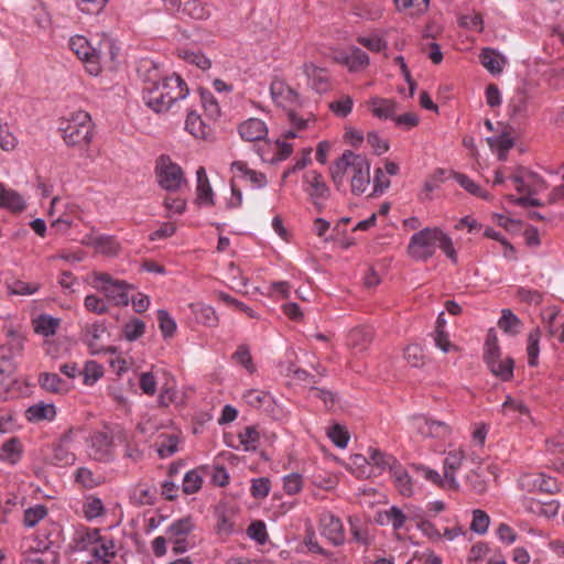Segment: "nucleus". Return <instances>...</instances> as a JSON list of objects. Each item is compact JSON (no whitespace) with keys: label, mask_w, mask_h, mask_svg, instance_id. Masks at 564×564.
Returning <instances> with one entry per match:
<instances>
[{"label":"nucleus","mask_w":564,"mask_h":564,"mask_svg":"<svg viewBox=\"0 0 564 564\" xmlns=\"http://www.w3.org/2000/svg\"><path fill=\"white\" fill-rule=\"evenodd\" d=\"M303 73L314 90L318 94L327 91L328 76L325 69L319 68L312 63H306L303 65Z\"/></svg>","instance_id":"21"},{"label":"nucleus","mask_w":564,"mask_h":564,"mask_svg":"<svg viewBox=\"0 0 564 564\" xmlns=\"http://www.w3.org/2000/svg\"><path fill=\"white\" fill-rule=\"evenodd\" d=\"M69 47L78 56L79 59L85 61L88 64L87 70L89 74H99V61L102 54L100 47H94L90 42L83 35L73 36L69 40Z\"/></svg>","instance_id":"10"},{"label":"nucleus","mask_w":564,"mask_h":564,"mask_svg":"<svg viewBox=\"0 0 564 564\" xmlns=\"http://www.w3.org/2000/svg\"><path fill=\"white\" fill-rule=\"evenodd\" d=\"M8 341L1 347V352L13 359L15 356H20L24 350L25 337L14 329H9Z\"/></svg>","instance_id":"31"},{"label":"nucleus","mask_w":564,"mask_h":564,"mask_svg":"<svg viewBox=\"0 0 564 564\" xmlns=\"http://www.w3.org/2000/svg\"><path fill=\"white\" fill-rule=\"evenodd\" d=\"M158 322L163 338H172L176 332V322L166 310L158 311Z\"/></svg>","instance_id":"45"},{"label":"nucleus","mask_w":564,"mask_h":564,"mask_svg":"<svg viewBox=\"0 0 564 564\" xmlns=\"http://www.w3.org/2000/svg\"><path fill=\"white\" fill-rule=\"evenodd\" d=\"M61 323V318L44 313L32 319V327L35 334L42 337H51L57 333Z\"/></svg>","instance_id":"22"},{"label":"nucleus","mask_w":564,"mask_h":564,"mask_svg":"<svg viewBox=\"0 0 564 564\" xmlns=\"http://www.w3.org/2000/svg\"><path fill=\"white\" fill-rule=\"evenodd\" d=\"M189 89L185 80L176 74L164 76L159 85L144 95V104L154 112H165L187 97Z\"/></svg>","instance_id":"4"},{"label":"nucleus","mask_w":564,"mask_h":564,"mask_svg":"<svg viewBox=\"0 0 564 564\" xmlns=\"http://www.w3.org/2000/svg\"><path fill=\"white\" fill-rule=\"evenodd\" d=\"M327 435L330 438V441L339 448H345L348 444V431L339 424H335L332 427H329Z\"/></svg>","instance_id":"62"},{"label":"nucleus","mask_w":564,"mask_h":564,"mask_svg":"<svg viewBox=\"0 0 564 564\" xmlns=\"http://www.w3.org/2000/svg\"><path fill=\"white\" fill-rule=\"evenodd\" d=\"M107 335V327L104 323L86 324L80 333V340L88 347L91 355L101 352H115L112 347H106L104 336Z\"/></svg>","instance_id":"12"},{"label":"nucleus","mask_w":564,"mask_h":564,"mask_svg":"<svg viewBox=\"0 0 564 564\" xmlns=\"http://www.w3.org/2000/svg\"><path fill=\"white\" fill-rule=\"evenodd\" d=\"M26 208L23 196L13 188L0 182V209L12 214H20Z\"/></svg>","instance_id":"17"},{"label":"nucleus","mask_w":564,"mask_h":564,"mask_svg":"<svg viewBox=\"0 0 564 564\" xmlns=\"http://www.w3.org/2000/svg\"><path fill=\"white\" fill-rule=\"evenodd\" d=\"M482 66L492 75H498L502 72L507 61L492 48H484L479 55Z\"/></svg>","instance_id":"29"},{"label":"nucleus","mask_w":564,"mask_h":564,"mask_svg":"<svg viewBox=\"0 0 564 564\" xmlns=\"http://www.w3.org/2000/svg\"><path fill=\"white\" fill-rule=\"evenodd\" d=\"M196 178H197V187H196L197 203L200 205L213 206L215 204L214 193H213L212 186L209 184L206 171L203 166L198 167V170L196 171Z\"/></svg>","instance_id":"26"},{"label":"nucleus","mask_w":564,"mask_h":564,"mask_svg":"<svg viewBox=\"0 0 564 564\" xmlns=\"http://www.w3.org/2000/svg\"><path fill=\"white\" fill-rule=\"evenodd\" d=\"M330 175L338 191L348 177L351 193L361 195L370 185V162L365 155L346 150L330 166Z\"/></svg>","instance_id":"1"},{"label":"nucleus","mask_w":564,"mask_h":564,"mask_svg":"<svg viewBox=\"0 0 564 564\" xmlns=\"http://www.w3.org/2000/svg\"><path fill=\"white\" fill-rule=\"evenodd\" d=\"M270 93L272 99L279 105H282L283 99H297V94L290 87L284 86L282 83H272L270 86Z\"/></svg>","instance_id":"55"},{"label":"nucleus","mask_w":564,"mask_h":564,"mask_svg":"<svg viewBox=\"0 0 564 564\" xmlns=\"http://www.w3.org/2000/svg\"><path fill=\"white\" fill-rule=\"evenodd\" d=\"M455 181L469 194L480 197L485 200L490 199V195L484 191L478 184L463 173H454Z\"/></svg>","instance_id":"41"},{"label":"nucleus","mask_w":564,"mask_h":564,"mask_svg":"<svg viewBox=\"0 0 564 564\" xmlns=\"http://www.w3.org/2000/svg\"><path fill=\"white\" fill-rule=\"evenodd\" d=\"M394 484L402 496L410 497L413 494L411 477L399 464L394 470L391 471Z\"/></svg>","instance_id":"38"},{"label":"nucleus","mask_w":564,"mask_h":564,"mask_svg":"<svg viewBox=\"0 0 564 564\" xmlns=\"http://www.w3.org/2000/svg\"><path fill=\"white\" fill-rule=\"evenodd\" d=\"M18 144V138L10 130L8 123L0 122V149L6 152H12Z\"/></svg>","instance_id":"54"},{"label":"nucleus","mask_w":564,"mask_h":564,"mask_svg":"<svg viewBox=\"0 0 564 564\" xmlns=\"http://www.w3.org/2000/svg\"><path fill=\"white\" fill-rule=\"evenodd\" d=\"M528 105V96L524 89H517L513 96L510 98L508 108L510 110L511 116H519L523 113L527 109Z\"/></svg>","instance_id":"52"},{"label":"nucleus","mask_w":564,"mask_h":564,"mask_svg":"<svg viewBox=\"0 0 564 564\" xmlns=\"http://www.w3.org/2000/svg\"><path fill=\"white\" fill-rule=\"evenodd\" d=\"M238 440L239 445L229 442H227V445L235 449L242 448L245 452H253L258 447L260 434L256 426H246L238 433Z\"/></svg>","instance_id":"27"},{"label":"nucleus","mask_w":564,"mask_h":564,"mask_svg":"<svg viewBox=\"0 0 564 564\" xmlns=\"http://www.w3.org/2000/svg\"><path fill=\"white\" fill-rule=\"evenodd\" d=\"M354 106V100L350 96L344 95L338 100L332 101L329 104V109L340 118L347 117Z\"/></svg>","instance_id":"59"},{"label":"nucleus","mask_w":564,"mask_h":564,"mask_svg":"<svg viewBox=\"0 0 564 564\" xmlns=\"http://www.w3.org/2000/svg\"><path fill=\"white\" fill-rule=\"evenodd\" d=\"M518 486L527 492H541L554 495L560 491V485L556 478L543 473L522 474L518 479Z\"/></svg>","instance_id":"11"},{"label":"nucleus","mask_w":564,"mask_h":564,"mask_svg":"<svg viewBox=\"0 0 564 564\" xmlns=\"http://www.w3.org/2000/svg\"><path fill=\"white\" fill-rule=\"evenodd\" d=\"M383 517L395 531L403 528L406 521V516L404 514V512L395 506H392L388 510H386L383 512Z\"/></svg>","instance_id":"61"},{"label":"nucleus","mask_w":564,"mask_h":564,"mask_svg":"<svg viewBox=\"0 0 564 564\" xmlns=\"http://www.w3.org/2000/svg\"><path fill=\"white\" fill-rule=\"evenodd\" d=\"M498 326L503 332L514 335L520 332L521 321L510 310H503Z\"/></svg>","instance_id":"46"},{"label":"nucleus","mask_w":564,"mask_h":564,"mask_svg":"<svg viewBox=\"0 0 564 564\" xmlns=\"http://www.w3.org/2000/svg\"><path fill=\"white\" fill-rule=\"evenodd\" d=\"M321 534L333 545L338 546L345 542V530L341 520L330 512L323 513L319 520Z\"/></svg>","instance_id":"14"},{"label":"nucleus","mask_w":564,"mask_h":564,"mask_svg":"<svg viewBox=\"0 0 564 564\" xmlns=\"http://www.w3.org/2000/svg\"><path fill=\"white\" fill-rule=\"evenodd\" d=\"M75 455L66 446L58 444L53 449L52 463L56 466L64 467L75 463Z\"/></svg>","instance_id":"51"},{"label":"nucleus","mask_w":564,"mask_h":564,"mask_svg":"<svg viewBox=\"0 0 564 564\" xmlns=\"http://www.w3.org/2000/svg\"><path fill=\"white\" fill-rule=\"evenodd\" d=\"M436 248H440L454 263L457 262V254L451 237L437 227L424 228L415 232L408 246L411 258L425 261L433 257Z\"/></svg>","instance_id":"3"},{"label":"nucleus","mask_w":564,"mask_h":564,"mask_svg":"<svg viewBox=\"0 0 564 564\" xmlns=\"http://www.w3.org/2000/svg\"><path fill=\"white\" fill-rule=\"evenodd\" d=\"M489 522V516L485 511L476 509L473 511L470 530L474 531L475 533L484 534L488 530Z\"/></svg>","instance_id":"64"},{"label":"nucleus","mask_w":564,"mask_h":564,"mask_svg":"<svg viewBox=\"0 0 564 564\" xmlns=\"http://www.w3.org/2000/svg\"><path fill=\"white\" fill-rule=\"evenodd\" d=\"M24 415L30 423L53 421L56 416V408L53 403L39 402L30 405Z\"/></svg>","instance_id":"23"},{"label":"nucleus","mask_w":564,"mask_h":564,"mask_svg":"<svg viewBox=\"0 0 564 564\" xmlns=\"http://www.w3.org/2000/svg\"><path fill=\"white\" fill-rule=\"evenodd\" d=\"M339 61L345 64L350 72H358L369 64V56L359 47H351L348 52L343 53Z\"/></svg>","instance_id":"28"},{"label":"nucleus","mask_w":564,"mask_h":564,"mask_svg":"<svg viewBox=\"0 0 564 564\" xmlns=\"http://www.w3.org/2000/svg\"><path fill=\"white\" fill-rule=\"evenodd\" d=\"M245 402L254 408V409H261L271 402V397L268 392L258 390V389H250L245 392L243 394Z\"/></svg>","instance_id":"44"},{"label":"nucleus","mask_w":564,"mask_h":564,"mask_svg":"<svg viewBox=\"0 0 564 564\" xmlns=\"http://www.w3.org/2000/svg\"><path fill=\"white\" fill-rule=\"evenodd\" d=\"M145 330V324L140 318H132L123 325L122 333L127 340L133 341L140 338Z\"/></svg>","instance_id":"49"},{"label":"nucleus","mask_w":564,"mask_h":564,"mask_svg":"<svg viewBox=\"0 0 564 564\" xmlns=\"http://www.w3.org/2000/svg\"><path fill=\"white\" fill-rule=\"evenodd\" d=\"M132 499L140 506H151L156 500V488L138 484L132 491Z\"/></svg>","instance_id":"36"},{"label":"nucleus","mask_w":564,"mask_h":564,"mask_svg":"<svg viewBox=\"0 0 564 564\" xmlns=\"http://www.w3.org/2000/svg\"><path fill=\"white\" fill-rule=\"evenodd\" d=\"M230 170L235 177L249 181L257 188H262L268 184L267 176L263 173L249 169L243 161L232 162Z\"/></svg>","instance_id":"19"},{"label":"nucleus","mask_w":564,"mask_h":564,"mask_svg":"<svg viewBox=\"0 0 564 564\" xmlns=\"http://www.w3.org/2000/svg\"><path fill=\"white\" fill-rule=\"evenodd\" d=\"M238 132L243 140L254 142L267 137L268 127L261 119L250 118L239 124Z\"/></svg>","instance_id":"18"},{"label":"nucleus","mask_w":564,"mask_h":564,"mask_svg":"<svg viewBox=\"0 0 564 564\" xmlns=\"http://www.w3.org/2000/svg\"><path fill=\"white\" fill-rule=\"evenodd\" d=\"M8 294L19 296H30L37 293L41 289L40 282H26L23 280H12L6 282Z\"/></svg>","instance_id":"32"},{"label":"nucleus","mask_w":564,"mask_h":564,"mask_svg":"<svg viewBox=\"0 0 564 564\" xmlns=\"http://www.w3.org/2000/svg\"><path fill=\"white\" fill-rule=\"evenodd\" d=\"M372 340L371 330L367 327H358L350 330L348 344L359 350H364Z\"/></svg>","instance_id":"40"},{"label":"nucleus","mask_w":564,"mask_h":564,"mask_svg":"<svg viewBox=\"0 0 564 564\" xmlns=\"http://www.w3.org/2000/svg\"><path fill=\"white\" fill-rule=\"evenodd\" d=\"M305 181L311 186L308 194L312 197L314 205L321 207L318 200H324L329 195V188L324 182L322 174L316 171H311L305 175Z\"/></svg>","instance_id":"20"},{"label":"nucleus","mask_w":564,"mask_h":564,"mask_svg":"<svg viewBox=\"0 0 564 564\" xmlns=\"http://www.w3.org/2000/svg\"><path fill=\"white\" fill-rule=\"evenodd\" d=\"M200 101L208 118L216 119L220 115L218 101L210 91L202 89Z\"/></svg>","instance_id":"53"},{"label":"nucleus","mask_w":564,"mask_h":564,"mask_svg":"<svg viewBox=\"0 0 564 564\" xmlns=\"http://www.w3.org/2000/svg\"><path fill=\"white\" fill-rule=\"evenodd\" d=\"M540 335H541L540 329L535 328L528 336L527 354H528V365L530 367H536L539 364Z\"/></svg>","instance_id":"43"},{"label":"nucleus","mask_w":564,"mask_h":564,"mask_svg":"<svg viewBox=\"0 0 564 564\" xmlns=\"http://www.w3.org/2000/svg\"><path fill=\"white\" fill-rule=\"evenodd\" d=\"M20 442L15 437H11L1 447L0 459L14 464L20 457Z\"/></svg>","instance_id":"47"},{"label":"nucleus","mask_w":564,"mask_h":564,"mask_svg":"<svg viewBox=\"0 0 564 564\" xmlns=\"http://www.w3.org/2000/svg\"><path fill=\"white\" fill-rule=\"evenodd\" d=\"M193 530L194 523L191 518L178 519L166 528L165 535L175 554L185 553L189 549L188 535Z\"/></svg>","instance_id":"9"},{"label":"nucleus","mask_w":564,"mask_h":564,"mask_svg":"<svg viewBox=\"0 0 564 564\" xmlns=\"http://www.w3.org/2000/svg\"><path fill=\"white\" fill-rule=\"evenodd\" d=\"M84 306L88 312L97 315L106 314L109 311V306L106 301L95 294L86 295Z\"/></svg>","instance_id":"60"},{"label":"nucleus","mask_w":564,"mask_h":564,"mask_svg":"<svg viewBox=\"0 0 564 564\" xmlns=\"http://www.w3.org/2000/svg\"><path fill=\"white\" fill-rule=\"evenodd\" d=\"M41 388L53 393H66L69 390L68 382L62 379L57 373L43 372L39 376Z\"/></svg>","instance_id":"30"},{"label":"nucleus","mask_w":564,"mask_h":564,"mask_svg":"<svg viewBox=\"0 0 564 564\" xmlns=\"http://www.w3.org/2000/svg\"><path fill=\"white\" fill-rule=\"evenodd\" d=\"M93 278L94 288L104 293L115 306H127L130 303L129 292L134 289L132 284L113 279L105 272H95Z\"/></svg>","instance_id":"5"},{"label":"nucleus","mask_w":564,"mask_h":564,"mask_svg":"<svg viewBox=\"0 0 564 564\" xmlns=\"http://www.w3.org/2000/svg\"><path fill=\"white\" fill-rule=\"evenodd\" d=\"M484 360L491 371V373L498 377L502 381H509L513 377L514 362L511 357L501 358L500 354L484 355Z\"/></svg>","instance_id":"16"},{"label":"nucleus","mask_w":564,"mask_h":564,"mask_svg":"<svg viewBox=\"0 0 564 564\" xmlns=\"http://www.w3.org/2000/svg\"><path fill=\"white\" fill-rule=\"evenodd\" d=\"M138 77L143 82V96L150 90L154 89L159 83L163 79L164 75L160 69L159 63L149 58L142 57L137 63Z\"/></svg>","instance_id":"13"},{"label":"nucleus","mask_w":564,"mask_h":564,"mask_svg":"<svg viewBox=\"0 0 564 564\" xmlns=\"http://www.w3.org/2000/svg\"><path fill=\"white\" fill-rule=\"evenodd\" d=\"M91 556L104 564H109L117 555L116 543L112 538L100 536V541L96 543L90 552Z\"/></svg>","instance_id":"24"},{"label":"nucleus","mask_w":564,"mask_h":564,"mask_svg":"<svg viewBox=\"0 0 564 564\" xmlns=\"http://www.w3.org/2000/svg\"><path fill=\"white\" fill-rule=\"evenodd\" d=\"M86 442L90 458L104 463L112 460L115 445L112 434L108 430L91 432Z\"/></svg>","instance_id":"7"},{"label":"nucleus","mask_w":564,"mask_h":564,"mask_svg":"<svg viewBox=\"0 0 564 564\" xmlns=\"http://www.w3.org/2000/svg\"><path fill=\"white\" fill-rule=\"evenodd\" d=\"M21 564H55V555L48 551L24 549Z\"/></svg>","instance_id":"33"},{"label":"nucleus","mask_w":564,"mask_h":564,"mask_svg":"<svg viewBox=\"0 0 564 564\" xmlns=\"http://www.w3.org/2000/svg\"><path fill=\"white\" fill-rule=\"evenodd\" d=\"M83 512L86 519L93 520L105 512L101 499L97 497H88L83 506Z\"/></svg>","instance_id":"57"},{"label":"nucleus","mask_w":564,"mask_h":564,"mask_svg":"<svg viewBox=\"0 0 564 564\" xmlns=\"http://www.w3.org/2000/svg\"><path fill=\"white\" fill-rule=\"evenodd\" d=\"M203 476L198 469H192L184 475L182 489L186 495H193L200 490Z\"/></svg>","instance_id":"42"},{"label":"nucleus","mask_w":564,"mask_h":564,"mask_svg":"<svg viewBox=\"0 0 564 564\" xmlns=\"http://www.w3.org/2000/svg\"><path fill=\"white\" fill-rule=\"evenodd\" d=\"M155 174L159 185L169 192H176L186 182L182 167L167 155L156 160Z\"/></svg>","instance_id":"6"},{"label":"nucleus","mask_w":564,"mask_h":564,"mask_svg":"<svg viewBox=\"0 0 564 564\" xmlns=\"http://www.w3.org/2000/svg\"><path fill=\"white\" fill-rule=\"evenodd\" d=\"M184 15L195 20H204L209 17V10L198 0H188L184 3L181 2V9Z\"/></svg>","instance_id":"39"},{"label":"nucleus","mask_w":564,"mask_h":564,"mask_svg":"<svg viewBox=\"0 0 564 564\" xmlns=\"http://www.w3.org/2000/svg\"><path fill=\"white\" fill-rule=\"evenodd\" d=\"M399 11L411 17H420L429 10L430 0H394Z\"/></svg>","instance_id":"34"},{"label":"nucleus","mask_w":564,"mask_h":564,"mask_svg":"<svg viewBox=\"0 0 564 564\" xmlns=\"http://www.w3.org/2000/svg\"><path fill=\"white\" fill-rule=\"evenodd\" d=\"M100 530L98 529H85L77 533L76 547L79 551H89L94 549L96 543L100 541Z\"/></svg>","instance_id":"37"},{"label":"nucleus","mask_w":564,"mask_h":564,"mask_svg":"<svg viewBox=\"0 0 564 564\" xmlns=\"http://www.w3.org/2000/svg\"><path fill=\"white\" fill-rule=\"evenodd\" d=\"M185 129L195 138H205L206 127L200 117L195 111H188Z\"/></svg>","instance_id":"48"},{"label":"nucleus","mask_w":564,"mask_h":564,"mask_svg":"<svg viewBox=\"0 0 564 564\" xmlns=\"http://www.w3.org/2000/svg\"><path fill=\"white\" fill-rule=\"evenodd\" d=\"M411 430L423 437H433L438 440L447 438L452 433V427L444 421L433 420L424 414H414L409 417Z\"/></svg>","instance_id":"8"},{"label":"nucleus","mask_w":564,"mask_h":564,"mask_svg":"<svg viewBox=\"0 0 564 564\" xmlns=\"http://www.w3.org/2000/svg\"><path fill=\"white\" fill-rule=\"evenodd\" d=\"M178 437L176 435H169L158 443V455L161 458H167L177 452Z\"/></svg>","instance_id":"63"},{"label":"nucleus","mask_w":564,"mask_h":564,"mask_svg":"<svg viewBox=\"0 0 564 564\" xmlns=\"http://www.w3.org/2000/svg\"><path fill=\"white\" fill-rule=\"evenodd\" d=\"M528 172L523 167H519L518 172L511 176V180L516 183L518 192L528 193L529 195L536 194L538 188H533L534 184L530 183Z\"/></svg>","instance_id":"58"},{"label":"nucleus","mask_w":564,"mask_h":564,"mask_svg":"<svg viewBox=\"0 0 564 564\" xmlns=\"http://www.w3.org/2000/svg\"><path fill=\"white\" fill-rule=\"evenodd\" d=\"M372 115L379 119H392L398 110V104L388 98L373 97L369 100Z\"/></svg>","instance_id":"25"},{"label":"nucleus","mask_w":564,"mask_h":564,"mask_svg":"<svg viewBox=\"0 0 564 564\" xmlns=\"http://www.w3.org/2000/svg\"><path fill=\"white\" fill-rule=\"evenodd\" d=\"M465 459V453L462 449L449 451L444 459L443 474L444 482L449 490H458L459 484L455 477L456 470H458Z\"/></svg>","instance_id":"15"},{"label":"nucleus","mask_w":564,"mask_h":564,"mask_svg":"<svg viewBox=\"0 0 564 564\" xmlns=\"http://www.w3.org/2000/svg\"><path fill=\"white\" fill-rule=\"evenodd\" d=\"M58 130L67 147L78 150L82 158L93 160L90 143L94 139V123L88 112L80 110L63 118Z\"/></svg>","instance_id":"2"},{"label":"nucleus","mask_w":564,"mask_h":564,"mask_svg":"<svg viewBox=\"0 0 564 564\" xmlns=\"http://www.w3.org/2000/svg\"><path fill=\"white\" fill-rule=\"evenodd\" d=\"M82 373L84 376V383L86 386H93L102 377L104 369L97 361L89 360L85 364Z\"/></svg>","instance_id":"56"},{"label":"nucleus","mask_w":564,"mask_h":564,"mask_svg":"<svg viewBox=\"0 0 564 564\" xmlns=\"http://www.w3.org/2000/svg\"><path fill=\"white\" fill-rule=\"evenodd\" d=\"M368 456L370 462L381 470L389 469L391 473L399 465L395 457L388 455L377 448H369Z\"/></svg>","instance_id":"35"},{"label":"nucleus","mask_w":564,"mask_h":564,"mask_svg":"<svg viewBox=\"0 0 564 564\" xmlns=\"http://www.w3.org/2000/svg\"><path fill=\"white\" fill-rule=\"evenodd\" d=\"M46 516L47 509L43 505H35L24 511L23 523L28 528H33Z\"/></svg>","instance_id":"50"}]
</instances>
